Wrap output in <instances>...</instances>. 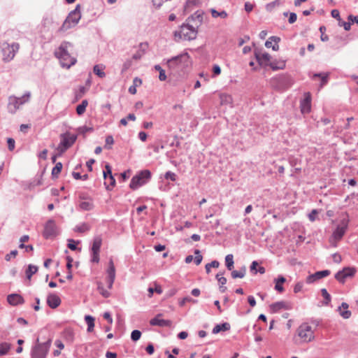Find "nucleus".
I'll return each mask as SVG.
<instances>
[{"label":"nucleus","mask_w":358,"mask_h":358,"mask_svg":"<svg viewBox=\"0 0 358 358\" xmlns=\"http://www.w3.org/2000/svg\"><path fill=\"white\" fill-rule=\"evenodd\" d=\"M192 64L187 52H184L167 60V65L173 73L185 72Z\"/></svg>","instance_id":"nucleus-1"},{"label":"nucleus","mask_w":358,"mask_h":358,"mask_svg":"<svg viewBox=\"0 0 358 358\" xmlns=\"http://www.w3.org/2000/svg\"><path fill=\"white\" fill-rule=\"evenodd\" d=\"M70 46H71L70 43L62 42L55 52V55L59 59L62 66L67 69L76 63V59L71 57L68 51V48Z\"/></svg>","instance_id":"nucleus-2"},{"label":"nucleus","mask_w":358,"mask_h":358,"mask_svg":"<svg viewBox=\"0 0 358 358\" xmlns=\"http://www.w3.org/2000/svg\"><path fill=\"white\" fill-rule=\"evenodd\" d=\"M197 33V28L190 22H187L180 26L179 31H175L174 36L184 40L191 41L196 38Z\"/></svg>","instance_id":"nucleus-3"},{"label":"nucleus","mask_w":358,"mask_h":358,"mask_svg":"<svg viewBox=\"0 0 358 358\" xmlns=\"http://www.w3.org/2000/svg\"><path fill=\"white\" fill-rule=\"evenodd\" d=\"M51 342V339H48L45 343H39V339L37 338L31 350V358H46Z\"/></svg>","instance_id":"nucleus-4"},{"label":"nucleus","mask_w":358,"mask_h":358,"mask_svg":"<svg viewBox=\"0 0 358 358\" xmlns=\"http://www.w3.org/2000/svg\"><path fill=\"white\" fill-rule=\"evenodd\" d=\"M76 140V134H71L69 132L60 134V143L57 148V150L59 152L58 156L62 155L69 148H71Z\"/></svg>","instance_id":"nucleus-5"},{"label":"nucleus","mask_w":358,"mask_h":358,"mask_svg":"<svg viewBox=\"0 0 358 358\" xmlns=\"http://www.w3.org/2000/svg\"><path fill=\"white\" fill-rule=\"evenodd\" d=\"M1 52L3 56V61L4 62H9L13 59L15 54L17 52L20 45L17 43H13L9 44L4 42L1 45Z\"/></svg>","instance_id":"nucleus-6"},{"label":"nucleus","mask_w":358,"mask_h":358,"mask_svg":"<svg viewBox=\"0 0 358 358\" xmlns=\"http://www.w3.org/2000/svg\"><path fill=\"white\" fill-rule=\"evenodd\" d=\"M151 178V172L149 170H143L134 176L130 182L129 187L132 189H136L139 187L146 184Z\"/></svg>","instance_id":"nucleus-7"},{"label":"nucleus","mask_w":358,"mask_h":358,"mask_svg":"<svg viewBox=\"0 0 358 358\" xmlns=\"http://www.w3.org/2000/svg\"><path fill=\"white\" fill-rule=\"evenodd\" d=\"M80 17L81 15L80 10V5H77L76 8L69 14L62 26L61 27L60 30L66 31L70 29L71 27L75 26L78 23Z\"/></svg>","instance_id":"nucleus-8"},{"label":"nucleus","mask_w":358,"mask_h":358,"mask_svg":"<svg viewBox=\"0 0 358 358\" xmlns=\"http://www.w3.org/2000/svg\"><path fill=\"white\" fill-rule=\"evenodd\" d=\"M297 334L306 343L310 342L315 339L312 327L307 323H303L299 327Z\"/></svg>","instance_id":"nucleus-9"},{"label":"nucleus","mask_w":358,"mask_h":358,"mask_svg":"<svg viewBox=\"0 0 358 358\" xmlns=\"http://www.w3.org/2000/svg\"><path fill=\"white\" fill-rule=\"evenodd\" d=\"M59 234V229L55 220H48L44 226L43 235L45 238H52Z\"/></svg>","instance_id":"nucleus-10"},{"label":"nucleus","mask_w":358,"mask_h":358,"mask_svg":"<svg viewBox=\"0 0 358 358\" xmlns=\"http://www.w3.org/2000/svg\"><path fill=\"white\" fill-rule=\"evenodd\" d=\"M102 244V238L101 236H96L94 238L91 246V262L94 263H99V252Z\"/></svg>","instance_id":"nucleus-11"},{"label":"nucleus","mask_w":358,"mask_h":358,"mask_svg":"<svg viewBox=\"0 0 358 358\" xmlns=\"http://www.w3.org/2000/svg\"><path fill=\"white\" fill-rule=\"evenodd\" d=\"M356 272V269L353 267H345L343 270L339 271L335 275V278L341 283H343L348 277H352Z\"/></svg>","instance_id":"nucleus-12"},{"label":"nucleus","mask_w":358,"mask_h":358,"mask_svg":"<svg viewBox=\"0 0 358 358\" xmlns=\"http://www.w3.org/2000/svg\"><path fill=\"white\" fill-rule=\"evenodd\" d=\"M204 13L201 10H197L191 16L188 17L186 22L192 23L194 27L198 28L203 22Z\"/></svg>","instance_id":"nucleus-13"},{"label":"nucleus","mask_w":358,"mask_h":358,"mask_svg":"<svg viewBox=\"0 0 358 358\" xmlns=\"http://www.w3.org/2000/svg\"><path fill=\"white\" fill-rule=\"evenodd\" d=\"M330 273L331 272L329 270H323V271H317L313 274L309 275L306 278V282L308 284H311L317 280H320V279H322L323 278L328 276L330 274Z\"/></svg>","instance_id":"nucleus-14"},{"label":"nucleus","mask_w":358,"mask_h":358,"mask_svg":"<svg viewBox=\"0 0 358 358\" xmlns=\"http://www.w3.org/2000/svg\"><path fill=\"white\" fill-rule=\"evenodd\" d=\"M301 111L303 114L308 113L311 110V96L309 92L304 95V99L300 103Z\"/></svg>","instance_id":"nucleus-15"},{"label":"nucleus","mask_w":358,"mask_h":358,"mask_svg":"<svg viewBox=\"0 0 358 358\" xmlns=\"http://www.w3.org/2000/svg\"><path fill=\"white\" fill-rule=\"evenodd\" d=\"M255 57L260 66H268L270 63L271 56L267 52L261 53L259 50H255Z\"/></svg>","instance_id":"nucleus-16"},{"label":"nucleus","mask_w":358,"mask_h":358,"mask_svg":"<svg viewBox=\"0 0 358 358\" xmlns=\"http://www.w3.org/2000/svg\"><path fill=\"white\" fill-rule=\"evenodd\" d=\"M162 314H157L156 317L150 320V324L152 326H158L161 327H170L172 325V322L169 320L162 319Z\"/></svg>","instance_id":"nucleus-17"},{"label":"nucleus","mask_w":358,"mask_h":358,"mask_svg":"<svg viewBox=\"0 0 358 358\" xmlns=\"http://www.w3.org/2000/svg\"><path fill=\"white\" fill-rule=\"evenodd\" d=\"M292 308L291 303L287 301H278L270 305V309L272 313H278L282 309L289 310Z\"/></svg>","instance_id":"nucleus-18"},{"label":"nucleus","mask_w":358,"mask_h":358,"mask_svg":"<svg viewBox=\"0 0 358 358\" xmlns=\"http://www.w3.org/2000/svg\"><path fill=\"white\" fill-rule=\"evenodd\" d=\"M21 105L22 102H20L18 97L11 96L8 99V110L10 113H15Z\"/></svg>","instance_id":"nucleus-19"},{"label":"nucleus","mask_w":358,"mask_h":358,"mask_svg":"<svg viewBox=\"0 0 358 358\" xmlns=\"http://www.w3.org/2000/svg\"><path fill=\"white\" fill-rule=\"evenodd\" d=\"M7 301L10 305L13 306L24 303V298L18 294H10L8 295Z\"/></svg>","instance_id":"nucleus-20"},{"label":"nucleus","mask_w":358,"mask_h":358,"mask_svg":"<svg viewBox=\"0 0 358 358\" xmlns=\"http://www.w3.org/2000/svg\"><path fill=\"white\" fill-rule=\"evenodd\" d=\"M47 303L51 308H57L61 303V299L55 294H50L47 298Z\"/></svg>","instance_id":"nucleus-21"},{"label":"nucleus","mask_w":358,"mask_h":358,"mask_svg":"<svg viewBox=\"0 0 358 358\" xmlns=\"http://www.w3.org/2000/svg\"><path fill=\"white\" fill-rule=\"evenodd\" d=\"M347 229V224L343 222L341 224L337 226L336 229L333 233L334 238L336 240H340L343 236Z\"/></svg>","instance_id":"nucleus-22"},{"label":"nucleus","mask_w":358,"mask_h":358,"mask_svg":"<svg viewBox=\"0 0 358 358\" xmlns=\"http://www.w3.org/2000/svg\"><path fill=\"white\" fill-rule=\"evenodd\" d=\"M349 306L347 303L343 302L341 305L338 308V310L341 316L344 319H348L351 317V312L348 310Z\"/></svg>","instance_id":"nucleus-23"},{"label":"nucleus","mask_w":358,"mask_h":358,"mask_svg":"<svg viewBox=\"0 0 358 358\" xmlns=\"http://www.w3.org/2000/svg\"><path fill=\"white\" fill-rule=\"evenodd\" d=\"M230 324L227 322H224L220 324H217L213 329L212 333L214 334H218L220 331H225L230 329Z\"/></svg>","instance_id":"nucleus-24"},{"label":"nucleus","mask_w":358,"mask_h":358,"mask_svg":"<svg viewBox=\"0 0 358 358\" xmlns=\"http://www.w3.org/2000/svg\"><path fill=\"white\" fill-rule=\"evenodd\" d=\"M106 273L108 274L107 278L115 279V268L112 258L109 259Z\"/></svg>","instance_id":"nucleus-25"},{"label":"nucleus","mask_w":358,"mask_h":358,"mask_svg":"<svg viewBox=\"0 0 358 358\" xmlns=\"http://www.w3.org/2000/svg\"><path fill=\"white\" fill-rule=\"evenodd\" d=\"M112 175L113 174H112L111 166L108 164H106L105 170L103 171V178L105 180L104 185H106V188L108 190L111 189V188H110L109 185H107V180H108V176H110Z\"/></svg>","instance_id":"nucleus-26"},{"label":"nucleus","mask_w":358,"mask_h":358,"mask_svg":"<svg viewBox=\"0 0 358 358\" xmlns=\"http://www.w3.org/2000/svg\"><path fill=\"white\" fill-rule=\"evenodd\" d=\"M223 273H217L215 276L217 280L218 281L219 285H220V289L221 292H224L227 289V287L224 286V285L227 282V278L222 276Z\"/></svg>","instance_id":"nucleus-27"},{"label":"nucleus","mask_w":358,"mask_h":358,"mask_svg":"<svg viewBox=\"0 0 358 358\" xmlns=\"http://www.w3.org/2000/svg\"><path fill=\"white\" fill-rule=\"evenodd\" d=\"M274 281L275 282V289L279 292H282L284 290L282 284L286 281L285 278L282 275H280L278 278L275 279Z\"/></svg>","instance_id":"nucleus-28"},{"label":"nucleus","mask_w":358,"mask_h":358,"mask_svg":"<svg viewBox=\"0 0 358 358\" xmlns=\"http://www.w3.org/2000/svg\"><path fill=\"white\" fill-rule=\"evenodd\" d=\"M85 321L87 324V331L88 332H92L94 328V317L91 315H85Z\"/></svg>","instance_id":"nucleus-29"},{"label":"nucleus","mask_w":358,"mask_h":358,"mask_svg":"<svg viewBox=\"0 0 358 358\" xmlns=\"http://www.w3.org/2000/svg\"><path fill=\"white\" fill-rule=\"evenodd\" d=\"M11 344L7 342H2L0 343V356H3L8 354L11 349Z\"/></svg>","instance_id":"nucleus-30"},{"label":"nucleus","mask_w":358,"mask_h":358,"mask_svg":"<svg viewBox=\"0 0 358 358\" xmlns=\"http://www.w3.org/2000/svg\"><path fill=\"white\" fill-rule=\"evenodd\" d=\"M246 273V268L245 266H243L239 271H231V277L233 278H243Z\"/></svg>","instance_id":"nucleus-31"},{"label":"nucleus","mask_w":358,"mask_h":358,"mask_svg":"<svg viewBox=\"0 0 358 358\" xmlns=\"http://www.w3.org/2000/svg\"><path fill=\"white\" fill-rule=\"evenodd\" d=\"M87 105H88L87 100H86V99L83 100L81 103L78 105L77 107H76V113H77V114L78 115H83L85 113Z\"/></svg>","instance_id":"nucleus-32"},{"label":"nucleus","mask_w":358,"mask_h":358,"mask_svg":"<svg viewBox=\"0 0 358 358\" xmlns=\"http://www.w3.org/2000/svg\"><path fill=\"white\" fill-rule=\"evenodd\" d=\"M38 271V267L34 265L29 264L27 268L25 273L27 278L30 280L31 276Z\"/></svg>","instance_id":"nucleus-33"},{"label":"nucleus","mask_w":358,"mask_h":358,"mask_svg":"<svg viewBox=\"0 0 358 358\" xmlns=\"http://www.w3.org/2000/svg\"><path fill=\"white\" fill-rule=\"evenodd\" d=\"M328 77H329L328 73H315L313 76V78H321V85H320L321 87H322L324 85H326L327 83Z\"/></svg>","instance_id":"nucleus-34"},{"label":"nucleus","mask_w":358,"mask_h":358,"mask_svg":"<svg viewBox=\"0 0 358 358\" xmlns=\"http://www.w3.org/2000/svg\"><path fill=\"white\" fill-rule=\"evenodd\" d=\"M234 256L229 254L225 257V264L228 270L231 271L234 268Z\"/></svg>","instance_id":"nucleus-35"},{"label":"nucleus","mask_w":358,"mask_h":358,"mask_svg":"<svg viewBox=\"0 0 358 358\" xmlns=\"http://www.w3.org/2000/svg\"><path fill=\"white\" fill-rule=\"evenodd\" d=\"M268 66L274 71L283 69L285 66V63L284 61H280L279 62H271L269 63Z\"/></svg>","instance_id":"nucleus-36"},{"label":"nucleus","mask_w":358,"mask_h":358,"mask_svg":"<svg viewBox=\"0 0 358 358\" xmlns=\"http://www.w3.org/2000/svg\"><path fill=\"white\" fill-rule=\"evenodd\" d=\"M79 207L83 210H90L93 208L94 205L90 201H84L80 203Z\"/></svg>","instance_id":"nucleus-37"},{"label":"nucleus","mask_w":358,"mask_h":358,"mask_svg":"<svg viewBox=\"0 0 358 358\" xmlns=\"http://www.w3.org/2000/svg\"><path fill=\"white\" fill-rule=\"evenodd\" d=\"M62 169V164L57 162L52 170V176L53 178H57Z\"/></svg>","instance_id":"nucleus-38"},{"label":"nucleus","mask_w":358,"mask_h":358,"mask_svg":"<svg viewBox=\"0 0 358 358\" xmlns=\"http://www.w3.org/2000/svg\"><path fill=\"white\" fill-rule=\"evenodd\" d=\"M210 13L213 17H220L221 18H226L228 16V14L226 11L222 10L220 12H218L214 8L210 9Z\"/></svg>","instance_id":"nucleus-39"},{"label":"nucleus","mask_w":358,"mask_h":358,"mask_svg":"<svg viewBox=\"0 0 358 358\" xmlns=\"http://www.w3.org/2000/svg\"><path fill=\"white\" fill-rule=\"evenodd\" d=\"M103 69L104 66L95 65L93 68V71L99 78H104L106 76V73L103 71Z\"/></svg>","instance_id":"nucleus-40"},{"label":"nucleus","mask_w":358,"mask_h":358,"mask_svg":"<svg viewBox=\"0 0 358 358\" xmlns=\"http://www.w3.org/2000/svg\"><path fill=\"white\" fill-rule=\"evenodd\" d=\"M321 294L324 299V301L323 302V303L326 306L329 305L331 301V297L325 288H322L321 289Z\"/></svg>","instance_id":"nucleus-41"},{"label":"nucleus","mask_w":358,"mask_h":358,"mask_svg":"<svg viewBox=\"0 0 358 358\" xmlns=\"http://www.w3.org/2000/svg\"><path fill=\"white\" fill-rule=\"evenodd\" d=\"M220 266V263L217 260H213L210 263H208L206 265V271L207 273H209L210 272V268H218Z\"/></svg>","instance_id":"nucleus-42"},{"label":"nucleus","mask_w":358,"mask_h":358,"mask_svg":"<svg viewBox=\"0 0 358 358\" xmlns=\"http://www.w3.org/2000/svg\"><path fill=\"white\" fill-rule=\"evenodd\" d=\"M97 289H98V290H99V293H100V294H101L103 297H105V298H108V297H109V296H110V293L108 291H107V290H106V289H104V287H103V286L101 285V283H99V284L98 285V287H97Z\"/></svg>","instance_id":"nucleus-43"},{"label":"nucleus","mask_w":358,"mask_h":358,"mask_svg":"<svg viewBox=\"0 0 358 358\" xmlns=\"http://www.w3.org/2000/svg\"><path fill=\"white\" fill-rule=\"evenodd\" d=\"M269 40H271L275 43V44L272 45V49L275 51L278 50L279 45L278 43L280 41V38L278 36H273L269 38Z\"/></svg>","instance_id":"nucleus-44"},{"label":"nucleus","mask_w":358,"mask_h":358,"mask_svg":"<svg viewBox=\"0 0 358 358\" xmlns=\"http://www.w3.org/2000/svg\"><path fill=\"white\" fill-rule=\"evenodd\" d=\"M141 336V332L139 330H134L131 334V339L133 341H137Z\"/></svg>","instance_id":"nucleus-45"},{"label":"nucleus","mask_w":358,"mask_h":358,"mask_svg":"<svg viewBox=\"0 0 358 358\" xmlns=\"http://www.w3.org/2000/svg\"><path fill=\"white\" fill-rule=\"evenodd\" d=\"M77 131L80 134H83V135H85L86 133L87 132H91L93 131V129L92 127H86V126H83V127H80L77 129Z\"/></svg>","instance_id":"nucleus-46"},{"label":"nucleus","mask_w":358,"mask_h":358,"mask_svg":"<svg viewBox=\"0 0 358 358\" xmlns=\"http://www.w3.org/2000/svg\"><path fill=\"white\" fill-rule=\"evenodd\" d=\"M194 254L196 255V257L194 258V263L196 265H199L203 259V257L200 255V250H195Z\"/></svg>","instance_id":"nucleus-47"},{"label":"nucleus","mask_w":358,"mask_h":358,"mask_svg":"<svg viewBox=\"0 0 358 358\" xmlns=\"http://www.w3.org/2000/svg\"><path fill=\"white\" fill-rule=\"evenodd\" d=\"M77 232L84 233L89 230V227L86 224H82L81 225L77 226L75 229Z\"/></svg>","instance_id":"nucleus-48"},{"label":"nucleus","mask_w":358,"mask_h":358,"mask_svg":"<svg viewBox=\"0 0 358 358\" xmlns=\"http://www.w3.org/2000/svg\"><path fill=\"white\" fill-rule=\"evenodd\" d=\"M164 178L166 180H170L171 181H176V175L173 172L169 171L166 172V173L164 174Z\"/></svg>","instance_id":"nucleus-49"},{"label":"nucleus","mask_w":358,"mask_h":358,"mask_svg":"<svg viewBox=\"0 0 358 358\" xmlns=\"http://www.w3.org/2000/svg\"><path fill=\"white\" fill-rule=\"evenodd\" d=\"M31 94L29 92H26L22 96L18 97L20 102H22V105L28 102L30 98Z\"/></svg>","instance_id":"nucleus-50"},{"label":"nucleus","mask_w":358,"mask_h":358,"mask_svg":"<svg viewBox=\"0 0 358 358\" xmlns=\"http://www.w3.org/2000/svg\"><path fill=\"white\" fill-rule=\"evenodd\" d=\"M18 254V252L17 250H12L9 254H7L5 256V259L7 262L10 261L11 258H15Z\"/></svg>","instance_id":"nucleus-51"},{"label":"nucleus","mask_w":358,"mask_h":358,"mask_svg":"<svg viewBox=\"0 0 358 358\" xmlns=\"http://www.w3.org/2000/svg\"><path fill=\"white\" fill-rule=\"evenodd\" d=\"M318 214V210L316 209H313L308 215V218L310 221L314 222L316 219V215Z\"/></svg>","instance_id":"nucleus-52"},{"label":"nucleus","mask_w":358,"mask_h":358,"mask_svg":"<svg viewBox=\"0 0 358 358\" xmlns=\"http://www.w3.org/2000/svg\"><path fill=\"white\" fill-rule=\"evenodd\" d=\"M68 248L71 250H77L76 243L73 239L68 240Z\"/></svg>","instance_id":"nucleus-53"},{"label":"nucleus","mask_w":358,"mask_h":358,"mask_svg":"<svg viewBox=\"0 0 358 358\" xmlns=\"http://www.w3.org/2000/svg\"><path fill=\"white\" fill-rule=\"evenodd\" d=\"M8 150L12 151L15 148V140L12 138H8L7 140Z\"/></svg>","instance_id":"nucleus-54"},{"label":"nucleus","mask_w":358,"mask_h":358,"mask_svg":"<svg viewBox=\"0 0 358 358\" xmlns=\"http://www.w3.org/2000/svg\"><path fill=\"white\" fill-rule=\"evenodd\" d=\"M190 301L195 302V301H194L190 296H186L180 301L179 304L180 306H185V304L187 302H190Z\"/></svg>","instance_id":"nucleus-55"},{"label":"nucleus","mask_w":358,"mask_h":358,"mask_svg":"<svg viewBox=\"0 0 358 358\" xmlns=\"http://www.w3.org/2000/svg\"><path fill=\"white\" fill-rule=\"evenodd\" d=\"M114 143V140H113V138L112 136H108L106 138V145L105 147L107 148L108 149H110V147H108V145H113Z\"/></svg>","instance_id":"nucleus-56"},{"label":"nucleus","mask_w":358,"mask_h":358,"mask_svg":"<svg viewBox=\"0 0 358 358\" xmlns=\"http://www.w3.org/2000/svg\"><path fill=\"white\" fill-rule=\"evenodd\" d=\"M258 266V262L256 261H253L250 265V271L253 273L254 274H256L257 273V266Z\"/></svg>","instance_id":"nucleus-57"},{"label":"nucleus","mask_w":358,"mask_h":358,"mask_svg":"<svg viewBox=\"0 0 358 358\" xmlns=\"http://www.w3.org/2000/svg\"><path fill=\"white\" fill-rule=\"evenodd\" d=\"M296 19H297V15L295 13H289V17L288 19V22L289 24H293L294 22H295Z\"/></svg>","instance_id":"nucleus-58"},{"label":"nucleus","mask_w":358,"mask_h":358,"mask_svg":"<svg viewBox=\"0 0 358 358\" xmlns=\"http://www.w3.org/2000/svg\"><path fill=\"white\" fill-rule=\"evenodd\" d=\"M303 286V282H297V283L295 285L294 287V292L295 293H298V292H299L302 289Z\"/></svg>","instance_id":"nucleus-59"},{"label":"nucleus","mask_w":358,"mask_h":358,"mask_svg":"<svg viewBox=\"0 0 358 358\" xmlns=\"http://www.w3.org/2000/svg\"><path fill=\"white\" fill-rule=\"evenodd\" d=\"M103 317L108 322L109 324H111L113 323V318L109 312H105L103 315Z\"/></svg>","instance_id":"nucleus-60"},{"label":"nucleus","mask_w":358,"mask_h":358,"mask_svg":"<svg viewBox=\"0 0 358 358\" xmlns=\"http://www.w3.org/2000/svg\"><path fill=\"white\" fill-rule=\"evenodd\" d=\"M20 248H24L26 252H30L34 250V248L31 245H24V243H20L19 245Z\"/></svg>","instance_id":"nucleus-61"},{"label":"nucleus","mask_w":358,"mask_h":358,"mask_svg":"<svg viewBox=\"0 0 358 358\" xmlns=\"http://www.w3.org/2000/svg\"><path fill=\"white\" fill-rule=\"evenodd\" d=\"M145 350L148 352V354H149V355L153 354V352L155 351L154 345L152 343H149L147 345Z\"/></svg>","instance_id":"nucleus-62"},{"label":"nucleus","mask_w":358,"mask_h":358,"mask_svg":"<svg viewBox=\"0 0 358 358\" xmlns=\"http://www.w3.org/2000/svg\"><path fill=\"white\" fill-rule=\"evenodd\" d=\"M348 21L351 22V24L357 23L358 24V15L354 16L352 15H350L348 17Z\"/></svg>","instance_id":"nucleus-63"},{"label":"nucleus","mask_w":358,"mask_h":358,"mask_svg":"<svg viewBox=\"0 0 358 358\" xmlns=\"http://www.w3.org/2000/svg\"><path fill=\"white\" fill-rule=\"evenodd\" d=\"M244 6H245V11L248 13H250V11H252L254 8V5L250 3V2L245 3Z\"/></svg>","instance_id":"nucleus-64"}]
</instances>
